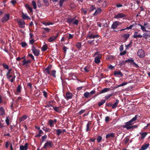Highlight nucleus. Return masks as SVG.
Wrapping results in <instances>:
<instances>
[{"mask_svg":"<svg viewBox=\"0 0 150 150\" xmlns=\"http://www.w3.org/2000/svg\"><path fill=\"white\" fill-rule=\"evenodd\" d=\"M99 36L98 34L94 35L92 33H90L87 35V37L90 39H93L92 40H89L88 41V43L90 45H97L98 44V40H95V38H99Z\"/></svg>","mask_w":150,"mask_h":150,"instance_id":"obj_1","label":"nucleus"},{"mask_svg":"<svg viewBox=\"0 0 150 150\" xmlns=\"http://www.w3.org/2000/svg\"><path fill=\"white\" fill-rule=\"evenodd\" d=\"M138 117V115H136L134 117H133L129 121L125 123V125H123L122 127L123 128H126L127 130L137 128V125H134L132 126H130V125L133 124L132 122L137 120Z\"/></svg>","mask_w":150,"mask_h":150,"instance_id":"obj_2","label":"nucleus"},{"mask_svg":"<svg viewBox=\"0 0 150 150\" xmlns=\"http://www.w3.org/2000/svg\"><path fill=\"white\" fill-rule=\"evenodd\" d=\"M6 76L8 80L11 83H13L16 77L14 72H12V74L7 75Z\"/></svg>","mask_w":150,"mask_h":150,"instance_id":"obj_3","label":"nucleus"},{"mask_svg":"<svg viewBox=\"0 0 150 150\" xmlns=\"http://www.w3.org/2000/svg\"><path fill=\"white\" fill-rule=\"evenodd\" d=\"M10 15L9 14L5 13L1 18V21L3 23H4L10 19Z\"/></svg>","mask_w":150,"mask_h":150,"instance_id":"obj_4","label":"nucleus"},{"mask_svg":"<svg viewBox=\"0 0 150 150\" xmlns=\"http://www.w3.org/2000/svg\"><path fill=\"white\" fill-rule=\"evenodd\" d=\"M53 145V144L52 141H47L45 143L43 148L47 150L48 147H52Z\"/></svg>","mask_w":150,"mask_h":150,"instance_id":"obj_5","label":"nucleus"},{"mask_svg":"<svg viewBox=\"0 0 150 150\" xmlns=\"http://www.w3.org/2000/svg\"><path fill=\"white\" fill-rule=\"evenodd\" d=\"M32 50L33 53L35 56H38L39 55L40 50L38 49H36L35 47L33 46Z\"/></svg>","mask_w":150,"mask_h":150,"instance_id":"obj_6","label":"nucleus"},{"mask_svg":"<svg viewBox=\"0 0 150 150\" xmlns=\"http://www.w3.org/2000/svg\"><path fill=\"white\" fill-rule=\"evenodd\" d=\"M127 15L122 13H118L117 14H115L114 17V18L119 19L120 18H122L126 17Z\"/></svg>","mask_w":150,"mask_h":150,"instance_id":"obj_7","label":"nucleus"},{"mask_svg":"<svg viewBox=\"0 0 150 150\" xmlns=\"http://www.w3.org/2000/svg\"><path fill=\"white\" fill-rule=\"evenodd\" d=\"M137 54L140 58H143L145 56V52L142 49H139L138 50Z\"/></svg>","mask_w":150,"mask_h":150,"instance_id":"obj_8","label":"nucleus"},{"mask_svg":"<svg viewBox=\"0 0 150 150\" xmlns=\"http://www.w3.org/2000/svg\"><path fill=\"white\" fill-rule=\"evenodd\" d=\"M59 33H57L56 34L55 36L53 35L50 37L48 40L49 42H51L55 40L58 37Z\"/></svg>","mask_w":150,"mask_h":150,"instance_id":"obj_9","label":"nucleus"},{"mask_svg":"<svg viewBox=\"0 0 150 150\" xmlns=\"http://www.w3.org/2000/svg\"><path fill=\"white\" fill-rule=\"evenodd\" d=\"M52 66L51 65H49L44 70V72L47 74H50Z\"/></svg>","mask_w":150,"mask_h":150,"instance_id":"obj_10","label":"nucleus"},{"mask_svg":"<svg viewBox=\"0 0 150 150\" xmlns=\"http://www.w3.org/2000/svg\"><path fill=\"white\" fill-rule=\"evenodd\" d=\"M121 23L118 21H115L113 23L111 26V28L113 29H116L117 26Z\"/></svg>","mask_w":150,"mask_h":150,"instance_id":"obj_11","label":"nucleus"},{"mask_svg":"<svg viewBox=\"0 0 150 150\" xmlns=\"http://www.w3.org/2000/svg\"><path fill=\"white\" fill-rule=\"evenodd\" d=\"M102 9L98 7L97 8H96L95 12L93 13V16H96L102 12Z\"/></svg>","mask_w":150,"mask_h":150,"instance_id":"obj_12","label":"nucleus"},{"mask_svg":"<svg viewBox=\"0 0 150 150\" xmlns=\"http://www.w3.org/2000/svg\"><path fill=\"white\" fill-rule=\"evenodd\" d=\"M18 24L19 25L20 27L22 28H23L25 26V22L23 20H21L17 22Z\"/></svg>","mask_w":150,"mask_h":150,"instance_id":"obj_13","label":"nucleus"},{"mask_svg":"<svg viewBox=\"0 0 150 150\" xmlns=\"http://www.w3.org/2000/svg\"><path fill=\"white\" fill-rule=\"evenodd\" d=\"M114 75L116 76H118L119 75L121 77H122L123 76V74L120 71H114Z\"/></svg>","mask_w":150,"mask_h":150,"instance_id":"obj_14","label":"nucleus"},{"mask_svg":"<svg viewBox=\"0 0 150 150\" xmlns=\"http://www.w3.org/2000/svg\"><path fill=\"white\" fill-rule=\"evenodd\" d=\"M128 63H130L131 64H132L136 68H138L139 67L138 65L134 62V60L133 59H128Z\"/></svg>","mask_w":150,"mask_h":150,"instance_id":"obj_15","label":"nucleus"},{"mask_svg":"<svg viewBox=\"0 0 150 150\" xmlns=\"http://www.w3.org/2000/svg\"><path fill=\"white\" fill-rule=\"evenodd\" d=\"M6 114V111L3 107L0 106V116H3Z\"/></svg>","mask_w":150,"mask_h":150,"instance_id":"obj_16","label":"nucleus"},{"mask_svg":"<svg viewBox=\"0 0 150 150\" xmlns=\"http://www.w3.org/2000/svg\"><path fill=\"white\" fill-rule=\"evenodd\" d=\"M76 18V16L73 18H71L70 17L68 18L67 19V22L70 24H71L72 23H73V22L75 20Z\"/></svg>","mask_w":150,"mask_h":150,"instance_id":"obj_17","label":"nucleus"},{"mask_svg":"<svg viewBox=\"0 0 150 150\" xmlns=\"http://www.w3.org/2000/svg\"><path fill=\"white\" fill-rule=\"evenodd\" d=\"M31 62V60L30 59L26 61L25 60V59L22 61V65H25L26 67H27L28 66V64L30 63Z\"/></svg>","mask_w":150,"mask_h":150,"instance_id":"obj_18","label":"nucleus"},{"mask_svg":"<svg viewBox=\"0 0 150 150\" xmlns=\"http://www.w3.org/2000/svg\"><path fill=\"white\" fill-rule=\"evenodd\" d=\"M28 144L26 143L24 146L21 145L20 146V148L21 150H27L28 149Z\"/></svg>","mask_w":150,"mask_h":150,"instance_id":"obj_19","label":"nucleus"},{"mask_svg":"<svg viewBox=\"0 0 150 150\" xmlns=\"http://www.w3.org/2000/svg\"><path fill=\"white\" fill-rule=\"evenodd\" d=\"M133 37L134 38H141L142 37V36L139 34H138V32L135 31Z\"/></svg>","mask_w":150,"mask_h":150,"instance_id":"obj_20","label":"nucleus"},{"mask_svg":"<svg viewBox=\"0 0 150 150\" xmlns=\"http://www.w3.org/2000/svg\"><path fill=\"white\" fill-rule=\"evenodd\" d=\"M101 56L99 55L95 57V62L97 64H98L100 62V58Z\"/></svg>","mask_w":150,"mask_h":150,"instance_id":"obj_21","label":"nucleus"},{"mask_svg":"<svg viewBox=\"0 0 150 150\" xmlns=\"http://www.w3.org/2000/svg\"><path fill=\"white\" fill-rule=\"evenodd\" d=\"M22 17L23 19L24 20L25 19H30V17L28 16L27 13L24 14L23 12H22Z\"/></svg>","mask_w":150,"mask_h":150,"instance_id":"obj_22","label":"nucleus"},{"mask_svg":"<svg viewBox=\"0 0 150 150\" xmlns=\"http://www.w3.org/2000/svg\"><path fill=\"white\" fill-rule=\"evenodd\" d=\"M54 100L49 101L48 102V103L46 105L44 106L45 107L49 108L50 107H53V105L51 104V103H53Z\"/></svg>","mask_w":150,"mask_h":150,"instance_id":"obj_23","label":"nucleus"},{"mask_svg":"<svg viewBox=\"0 0 150 150\" xmlns=\"http://www.w3.org/2000/svg\"><path fill=\"white\" fill-rule=\"evenodd\" d=\"M66 99L67 100H68L69 99H71L72 98V93H70V92H67L66 93Z\"/></svg>","mask_w":150,"mask_h":150,"instance_id":"obj_24","label":"nucleus"},{"mask_svg":"<svg viewBox=\"0 0 150 150\" xmlns=\"http://www.w3.org/2000/svg\"><path fill=\"white\" fill-rule=\"evenodd\" d=\"M149 143H147V144H144L142 146L141 149L142 150H145L149 147Z\"/></svg>","mask_w":150,"mask_h":150,"instance_id":"obj_25","label":"nucleus"},{"mask_svg":"<svg viewBox=\"0 0 150 150\" xmlns=\"http://www.w3.org/2000/svg\"><path fill=\"white\" fill-rule=\"evenodd\" d=\"M96 9V7L94 5H91L88 9V11L89 13L93 11Z\"/></svg>","mask_w":150,"mask_h":150,"instance_id":"obj_26","label":"nucleus"},{"mask_svg":"<svg viewBox=\"0 0 150 150\" xmlns=\"http://www.w3.org/2000/svg\"><path fill=\"white\" fill-rule=\"evenodd\" d=\"M115 137V134L114 133H109L107 134L106 136V138L107 139L110 137Z\"/></svg>","mask_w":150,"mask_h":150,"instance_id":"obj_27","label":"nucleus"},{"mask_svg":"<svg viewBox=\"0 0 150 150\" xmlns=\"http://www.w3.org/2000/svg\"><path fill=\"white\" fill-rule=\"evenodd\" d=\"M119 102V100L118 99H117L116 100L114 104H112V108L113 109L117 107Z\"/></svg>","mask_w":150,"mask_h":150,"instance_id":"obj_28","label":"nucleus"},{"mask_svg":"<svg viewBox=\"0 0 150 150\" xmlns=\"http://www.w3.org/2000/svg\"><path fill=\"white\" fill-rule=\"evenodd\" d=\"M53 109L55 111L57 112H61V110L60 109V107H53Z\"/></svg>","mask_w":150,"mask_h":150,"instance_id":"obj_29","label":"nucleus"},{"mask_svg":"<svg viewBox=\"0 0 150 150\" xmlns=\"http://www.w3.org/2000/svg\"><path fill=\"white\" fill-rule=\"evenodd\" d=\"M110 90V88H105L102 90L100 92V94L102 93L106 92Z\"/></svg>","mask_w":150,"mask_h":150,"instance_id":"obj_30","label":"nucleus"},{"mask_svg":"<svg viewBox=\"0 0 150 150\" xmlns=\"http://www.w3.org/2000/svg\"><path fill=\"white\" fill-rule=\"evenodd\" d=\"M25 7L27 9H28L31 13L33 11L32 8L30 7L28 4H26L25 5Z\"/></svg>","mask_w":150,"mask_h":150,"instance_id":"obj_31","label":"nucleus"},{"mask_svg":"<svg viewBox=\"0 0 150 150\" xmlns=\"http://www.w3.org/2000/svg\"><path fill=\"white\" fill-rule=\"evenodd\" d=\"M83 96L86 98H88V97H91L89 93L88 92H85L83 94Z\"/></svg>","mask_w":150,"mask_h":150,"instance_id":"obj_32","label":"nucleus"},{"mask_svg":"<svg viewBox=\"0 0 150 150\" xmlns=\"http://www.w3.org/2000/svg\"><path fill=\"white\" fill-rule=\"evenodd\" d=\"M54 122L52 119L49 120L48 122V124L50 125V127H52L53 126Z\"/></svg>","mask_w":150,"mask_h":150,"instance_id":"obj_33","label":"nucleus"},{"mask_svg":"<svg viewBox=\"0 0 150 150\" xmlns=\"http://www.w3.org/2000/svg\"><path fill=\"white\" fill-rule=\"evenodd\" d=\"M47 138V136L46 135H45L43 136L42 137V139L40 140V142L41 143L43 142L44 141H45L46 139Z\"/></svg>","mask_w":150,"mask_h":150,"instance_id":"obj_34","label":"nucleus"},{"mask_svg":"<svg viewBox=\"0 0 150 150\" xmlns=\"http://www.w3.org/2000/svg\"><path fill=\"white\" fill-rule=\"evenodd\" d=\"M148 133L146 132H144L142 133L141 134V139H143L144 138L146 137V136L147 135Z\"/></svg>","mask_w":150,"mask_h":150,"instance_id":"obj_35","label":"nucleus"},{"mask_svg":"<svg viewBox=\"0 0 150 150\" xmlns=\"http://www.w3.org/2000/svg\"><path fill=\"white\" fill-rule=\"evenodd\" d=\"M27 118V116L26 115H24L23 116L20 117L19 119V121L20 122H21L22 121L25 120Z\"/></svg>","mask_w":150,"mask_h":150,"instance_id":"obj_36","label":"nucleus"},{"mask_svg":"<svg viewBox=\"0 0 150 150\" xmlns=\"http://www.w3.org/2000/svg\"><path fill=\"white\" fill-rule=\"evenodd\" d=\"M91 124V122H89L86 125V131L88 132L89 130V126Z\"/></svg>","mask_w":150,"mask_h":150,"instance_id":"obj_37","label":"nucleus"},{"mask_svg":"<svg viewBox=\"0 0 150 150\" xmlns=\"http://www.w3.org/2000/svg\"><path fill=\"white\" fill-rule=\"evenodd\" d=\"M105 102V100H101L98 103V105L99 106H100L103 105Z\"/></svg>","mask_w":150,"mask_h":150,"instance_id":"obj_38","label":"nucleus"},{"mask_svg":"<svg viewBox=\"0 0 150 150\" xmlns=\"http://www.w3.org/2000/svg\"><path fill=\"white\" fill-rule=\"evenodd\" d=\"M32 4L33 6L34 9H36L37 8V5L35 1H32Z\"/></svg>","mask_w":150,"mask_h":150,"instance_id":"obj_39","label":"nucleus"},{"mask_svg":"<svg viewBox=\"0 0 150 150\" xmlns=\"http://www.w3.org/2000/svg\"><path fill=\"white\" fill-rule=\"evenodd\" d=\"M44 2V5L46 6H48L49 5V3L48 0H43Z\"/></svg>","mask_w":150,"mask_h":150,"instance_id":"obj_40","label":"nucleus"},{"mask_svg":"<svg viewBox=\"0 0 150 150\" xmlns=\"http://www.w3.org/2000/svg\"><path fill=\"white\" fill-rule=\"evenodd\" d=\"M56 134L58 136H59L62 133V130L60 129H58L56 130Z\"/></svg>","mask_w":150,"mask_h":150,"instance_id":"obj_41","label":"nucleus"},{"mask_svg":"<svg viewBox=\"0 0 150 150\" xmlns=\"http://www.w3.org/2000/svg\"><path fill=\"white\" fill-rule=\"evenodd\" d=\"M81 45L80 42H78L76 43L75 45L76 47L78 49H80L81 47Z\"/></svg>","mask_w":150,"mask_h":150,"instance_id":"obj_42","label":"nucleus"},{"mask_svg":"<svg viewBox=\"0 0 150 150\" xmlns=\"http://www.w3.org/2000/svg\"><path fill=\"white\" fill-rule=\"evenodd\" d=\"M47 49V46L46 45H44L41 48V50L43 52L46 51Z\"/></svg>","mask_w":150,"mask_h":150,"instance_id":"obj_43","label":"nucleus"},{"mask_svg":"<svg viewBox=\"0 0 150 150\" xmlns=\"http://www.w3.org/2000/svg\"><path fill=\"white\" fill-rule=\"evenodd\" d=\"M81 11L84 14H86L87 13V10L86 8H82L81 9Z\"/></svg>","mask_w":150,"mask_h":150,"instance_id":"obj_44","label":"nucleus"},{"mask_svg":"<svg viewBox=\"0 0 150 150\" xmlns=\"http://www.w3.org/2000/svg\"><path fill=\"white\" fill-rule=\"evenodd\" d=\"M22 87L20 85H19L17 88L16 92L17 93H19L21 91Z\"/></svg>","mask_w":150,"mask_h":150,"instance_id":"obj_45","label":"nucleus"},{"mask_svg":"<svg viewBox=\"0 0 150 150\" xmlns=\"http://www.w3.org/2000/svg\"><path fill=\"white\" fill-rule=\"evenodd\" d=\"M68 0H60L59 1V6L60 7L63 6V4L64 1H67Z\"/></svg>","mask_w":150,"mask_h":150,"instance_id":"obj_46","label":"nucleus"},{"mask_svg":"<svg viewBox=\"0 0 150 150\" xmlns=\"http://www.w3.org/2000/svg\"><path fill=\"white\" fill-rule=\"evenodd\" d=\"M56 71L55 70H53V71H52V72L51 73V75L54 78H55L56 77Z\"/></svg>","mask_w":150,"mask_h":150,"instance_id":"obj_47","label":"nucleus"},{"mask_svg":"<svg viewBox=\"0 0 150 150\" xmlns=\"http://www.w3.org/2000/svg\"><path fill=\"white\" fill-rule=\"evenodd\" d=\"M127 82H125V83H121V84L118 85L117 86L115 87V88H117L119 87L125 86V85H127Z\"/></svg>","mask_w":150,"mask_h":150,"instance_id":"obj_48","label":"nucleus"},{"mask_svg":"<svg viewBox=\"0 0 150 150\" xmlns=\"http://www.w3.org/2000/svg\"><path fill=\"white\" fill-rule=\"evenodd\" d=\"M130 36V34L128 33L127 34H124L123 36L125 38V39L127 40V39L129 38Z\"/></svg>","mask_w":150,"mask_h":150,"instance_id":"obj_49","label":"nucleus"},{"mask_svg":"<svg viewBox=\"0 0 150 150\" xmlns=\"http://www.w3.org/2000/svg\"><path fill=\"white\" fill-rule=\"evenodd\" d=\"M37 5L38 7L40 8L42 5L41 4V1L40 0H38L37 1Z\"/></svg>","mask_w":150,"mask_h":150,"instance_id":"obj_50","label":"nucleus"},{"mask_svg":"<svg viewBox=\"0 0 150 150\" xmlns=\"http://www.w3.org/2000/svg\"><path fill=\"white\" fill-rule=\"evenodd\" d=\"M2 65L3 66V67L4 68L6 69H8L9 66L8 65L4 63H3L2 64Z\"/></svg>","mask_w":150,"mask_h":150,"instance_id":"obj_51","label":"nucleus"},{"mask_svg":"<svg viewBox=\"0 0 150 150\" xmlns=\"http://www.w3.org/2000/svg\"><path fill=\"white\" fill-rule=\"evenodd\" d=\"M6 120H5L6 122L8 125H9L10 124L9 119L8 117H6Z\"/></svg>","mask_w":150,"mask_h":150,"instance_id":"obj_52","label":"nucleus"},{"mask_svg":"<svg viewBox=\"0 0 150 150\" xmlns=\"http://www.w3.org/2000/svg\"><path fill=\"white\" fill-rule=\"evenodd\" d=\"M79 23V21L77 19H76L73 22V24L76 25H77Z\"/></svg>","mask_w":150,"mask_h":150,"instance_id":"obj_53","label":"nucleus"},{"mask_svg":"<svg viewBox=\"0 0 150 150\" xmlns=\"http://www.w3.org/2000/svg\"><path fill=\"white\" fill-rule=\"evenodd\" d=\"M42 129L43 130L45 131L46 132H48L50 131V129L49 128H46L45 127H44L42 128Z\"/></svg>","mask_w":150,"mask_h":150,"instance_id":"obj_54","label":"nucleus"},{"mask_svg":"<svg viewBox=\"0 0 150 150\" xmlns=\"http://www.w3.org/2000/svg\"><path fill=\"white\" fill-rule=\"evenodd\" d=\"M113 93H111L110 94H109L108 95L106 96H105V99L106 100H108L109 98L113 96Z\"/></svg>","mask_w":150,"mask_h":150,"instance_id":"obj_55","label":"nucleus"},{"mask_svg":"<svg viewBox=\"0 0 150 150\" xmlns=\"http://www.w3.org/2000/svg\"><path fill=\"white\" fill-rule=\"evenodd\" d=\"M102 139V137L100 136H98L97 138V141L98 143H100L101 142Z\"/></svg>","mask_w":150,"mask_h":150,"instance_id":"obj_56","label":"nucleus"},{"mask_svg":"<svg viewBox=\"0 0 150 150\" xmlns=\"http://www.w3.org/2000/svg\"><path fill=\"white\" fill-rule=\"evenodd\" d=\"M8 70V72H7L6 75H8V74H12V72H14V71H12V69H7Z\"/></svg>","mask_w":150,"mask_h":150,"instance_id":"obj_57","label":"nucleus"},{"mask_svg":"<svg viewBox=\"0 0 150 150\" xmlns=\"http://www.w3.org/2000/svg\"><path fill=\"white\" fill-rule=\"evenodd\" d=\"M102 7H103V8H105L107 6L106 2L105 1H104L103 2V3L101 5Z\"/></svg>","mask_w":150,"mask_h":150,"instance_id":"obj_58","label":"nucleus"},{"mask_svg":"<svg viewBox=\"0 0 150 150\" xmlns=\"http://www.w3.org/2000/svg\"><path fill=\"white\" fill-rule=\"evenodd\" d=\"M144 26H145V27L146 28L150 29V25L149 23H144Z\"/></svg>","mask_w":150,"mask_h":150,"instance_id":"obj_59","label":"nucleus"},{"mask_svg":"<svg viewBox=\"0 0 150 150\" xmlns=\"http://www.w3.org/2000/svg\"><path fill=\"white\" fill-rule=\"evenodd\" d=\"M21 46L23 47H25L27 45V44L25 42H22L21 44Z\"/></svg>","mask_w":150,"mask_h":150,"instance_id":"obj_60","label":"nucleus"},{"mask_svg":"<svg viewBox=\"0 0 150 150\" xmlns=\"http://www.w3.org/2000/svg\"><path fill=\"white\" fill-rule=\"evenodd\" d=\"M146 27L145 26H144V25L142 27V28H141V29L143 31H145V32H148L149 31L147 30L146 29Z\"/></svg>","mask_w":150,"mask_h":150,"instance_id":"obj_61","label":"nucleus"},{"mask_svg":"<svg viewBox=\"0 0 150 150\" xmlns=\"http://www.w3.org/2000/svg\"><path fill=\"white\" fill-rule=\"evenodd\" d=\"M85 110H81L78 113V114L79 115H81V114L85 112Z\"/></svg>","mask_w":150,"mask_h":150,"instance_id":"obj_62","label":"nucleus"},{"mask_svg":"<svg viewBox=\"0 0 150 150\" xmlns=\"http://www.w3.org/2000/svg\"><path fill=\"white\" fill-rule=\"evenodd\" d=\"M110 117L108 116H106L105 117V121L106 123L110 121Z\"/></svg>","mask_w":150,"mask_h":150,"instance_id":"obj_63","label":"nucleus"},{"mask_svg":"<svg viewBox=\"0 0 150 150\" xmlns=\"http://www.w3.org/2000/svg\"><path fill=\"white\" fill-rule=\"evenodd\" d=\"M84 70L85 72H87L89 71V68L88 67L86 66L85 67Z\"/></svg>","mask_w":150,"mask_h":150,"instance_id":"obj_64","label":"nucleus"}]
</instances>
